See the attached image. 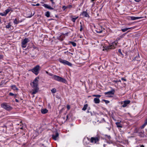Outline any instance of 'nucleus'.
<instances>
[{"instance_id": "nucleus-1", "label": "nucleus", "mask_w": 147, "mask_h": 147, "mask_svg": "<svg viewBox=\"0 0 147 147\" xmlns=\"http://www.w3.org/2000/svg\"><path fill=\"white\" fill-rule=\"evenodd\" d=\"M52 78L56 81L63 83H65L66 82V80L65 79L55 75L53 76L52 77Z\"/></svg>"}, {"instance_id": "nucleus-2", "label": "nucleus", "mask_w": 147, "mask_h": 147, "mask_svg": "<svg viewBox=\"0 0 147 147\" xmlns=\"http://www.w3.org/2000/svg\"><path fill=\"white\" fill-rule=\"evenodd\" d=\"M1 107L2 108L7 110H11L12 109V108L9 105H8L7 104L6 102H3L2 103Z\"/></svg>"}, {"instance_id": "nucleus-3", "label": "nucleus", "mask_w": 147, "mask_h": 147, "mask_svg": "<svg viewBox=\"0 0 147 147\" xmlns=\"http://www.w3.org/2000/svg\"><path fill=\"white\" fill-rule=\"evenodd\" d=\"M40 67L39 65H37L31 70V71L36 75L39 73Z\"/></svg>"}, {"instance_id": "nucleus-4", "label": "nucleus", "mask_w": 147, "mask_h": 147, "mask_svg": "<svg viewBox=\"0 0 147 147\" xmlns=\"http://www.w3.org/2000/svg\"><path fill=\"white\" fill-rule=\"evenodd\" d=\"M30 40L28 38H25L22 42V47L24 48L26 47L27 43Z\"/></svg>"}, {"instance_id": "nucleus-5", "label": "nucleus", "mask_w": 147, "mask_h": 147, "mask_svg": "<svg viewBox=\"0 0 147 147\" xmlns=\"http://www.w3.org/2000/svg\"><path fill=\"white\" fill-rule=\"evenodd\" d=\"M59 62L65 65H67L69 66H71L72 64L69 61L61 59H59Z\"/></svg>"}, {"instance_id": "nucleus-6", "label": "nucleus", "mask_w": 147, "mask_h": 147, "mask_svg": "<svg viewBox=\"0 0 147 147\" xmlns=\"http://www.w3.org/2000/svg\"><path fill=\"white\" fill-rule=\"evenodd\" d=\"M117 42L115 41L112 43L111 45L107 48V49H113L115 48V46L117 45Z\"/></svg>"}, {"instance_id": "nucleus-7", "label": "nucleus", "mask_w": 147, "mask_h": 147, "mask_svg": "<svg viewBox=\"0 0 147 147\" xmlns=\"http://www.w3.org/2000/svg\"><path fill=\"white\" fill-rule=\"evenodd\" d=\"M100 140V138L98 137H91L90 138V141L92 143L95 144L98 142Z\"/></svg>"}, {"instance_id": "nucleus-8", "label": "nucleus", "mask_w": 147, "mask_h": 147, "mask_svg": "<svg viewBox=\"0 0 147 147\" xmlns=\"http://www.w3.org/2000/svg\"><path fill=\"white\" fill-rule=\"evenodd\" d=\"M131 101L130 100H125L123 102H121V104L123 103V104L122 105V107L124 108L126 107L127 105L129 104Z\"/></svg>"}, {"instance_id": "nucleus-9", "label": "nucleus", "mask_w": 147, "mask_h": 147, "mask_svg": "<svg viewBox=\"0 0 147 147\" xmlns=\"http://www.w3.org/2000/svg\"><path fill=\"white\" fill-rule=\"evenodd\" d=\"M33 88V89L32 90V94H36L38 91L39 88L37 87V86H32Z\"/></svg>"}, {"instance_id": "nucleus-10", "label": "nucleus", "mask_w": 147, "mask_h": 147, "mask_svg": "<svg viewBox=\"0 0 147 147\" xmlns=\"http://www.w3.org/2000/svg\"><path fill=\"white\" fill-rule=\"evenodd\" d=\"M59 134L57 132H56L55 134H53L52 135V138L55 140H56L59 138Z\"/></svg>"}, {"instance_id": "nucleus-11", "label": "nucleus", "mask_w": 147, "mask_h": 147, "mask_svg": "<svg viewBox=\"0 0 147 147\" xmlns=\"http://www.w3.org/2000/svg\"><path fill=\"white\" fill-rule=\"evenodd\" d=\"M38 78H36L34 81L32 82V83L31 84L32 86H38Z\"/></svg>"}, {"instance_id": "nucleus-12", "label": "nucleus", "mask_w": 147, "mask_h": 147, "mask_svg": "<svg viewBox=\"0 0 147 147\" xmlns=\"http://www.w3.org/2000/svg\"><path fill=\"white\" fill-rule=\"evenodd\" d=\"M41 3L43 4L42 6L44 7L45 8L47 9L51 10H53L54 9V8L53 7H51V6L48 5L47 4L43 3V2H41Z\"/></svg>"}, {"instance_id": "nucleus-13", "label": "nucleus", "mask_w": 147, "mask_h": 147, "mask_svg": "<svg viewBox=\"0 0 147 147\" xmlns=\"http://www.w3.org/2000/svg\"><path fill=\"white\" fill-rule=\"evenodd\" d=\"M81 15L83 16L84 17L89 18L90 16L86 11H83L81 14Z\"/></svg>"}, {"instance_id": "nucleus-14", "label": "nucleus", "mask_w": 147, "mask_h": 147, "mask_svg": "<svg viewBox=\"0 0 147 147\" xmlns=\"http://www.w3.org/2000/svg\"><path fill=\"white\" fill-rule=\"evenodd\" d=\"M114 92L115 90L114 89H113L111 91L105 92V94L112 95L114 94Z\"/></svg>"}, {"instance_id": "nucleus-15", "label": "nucleus", "mask_w": 147, "mask_h": 147, "mask_svg": "<svg viewBox=\"0 0 147 147\" xmlns=\"http://www.w3.org/2000/svg\"><path fill=\"white\" fill-rule=\"evenodd\" d=\"M94 101L96 104H98L100 102V99L99 98H94Z\"/></svg>"}, {"instance_id": "nucleus-16", "label": "nucleus", "mask_w": 147, "mask_h": 147, "mask_svg": "<svg viewBox=\"0 0 147 147\" xmlns=\"http://www.w3.org/2000/svg\"><path fill=\"white\" fill-rule=\"evenodd\" d=\"M48 110L46 109H42L41 110V112L42 114H45L48 112Z\"/></svg>"}, {"instance_id": "nucleus-17", "label": "nucleus", "mask_w": 147, "mask_h": 147, "mask_svg": "<svg viewBox=\"0 0 147 147\" xmlns=\"http://www.w3.org/2000/svg\"><path fill=\"white\" fill-rule=\"evenodd\" d=\"M134 60H136L137 61H140V57L139 55L138 54L137 56L135 57L133 59Z\"/></svg>"}, {"instance_id": "nucleus-18", "label": "nucleus", "mask_w": 147, "mask_h": 147, "mask_svg": "<svg viewBox=\"0 0 147 147\" xmlns=\"http://www.w3.org/2000/svg\"><path fill=\"white\" fill-rule=\"evenodd\" d=\"M141 18L140 17H134L132 16L131 17V19L132 20H137L140 19Z\"/></svg>"}, {"instance_id": "nucleus-19", "label": "nucleus", "mask_w": 147, "mask_h": 147, "mask_svg": "<svg viewBox=\"0 0 147 147\" xmlns=\"http://www.w3.org/2000/svg\"><path fill=\"white\" fill-rule=\"evenodd\" d=\"M115 124L118 127H122V125L121 124L120 122H117L115 123Z\"/></svg>"}, {"instance_id": "nucleus-20", "label": "nucleus", "mask_w": 147, "mask_h": 147, "mask_svg": "<svg viewBox=\"0 0 147 147\" xmlns=\"http://www.w3.org/2000/svg\"><path fill=\"white\" fill-rule=\"evenodd\" d=\"M45 16L47 18H49L50 16V13L49 11H47L45 13Z\"/></svg>"}, {"instance_id": "nucleus-21", "label": "nucleus", "mask_w": 147, "mask_h": 147, "mask_svg": "<svg viewBox=\"0 0 147 147\" xmlns=\"http://www.w3.org/2000/svg\"><path fill=\"white\" fill-rule=\"evenodd\" d=\"M88 106V105L87 104H86L84 105V107L82 109V110L83 111L86 110Z\"/></svg>"}, {"instance_id": "nucleus-22", "label": "nucleus", "mask_w": 147, "mask_h": 147, "mask_svg": "<svg viewBox=\"0 0 147 147\" xmlns=\"http://www.w3.org/2000/svg\"><path fill=\"white\" fill-rule=\"evenodd\" d=\"M11 25H10V23H8V25L6 26L5 27H6V28H8V29L10 28V29H11Z\"/></svg>"}, {"instance_id": "nucleus-23", "label": "nucleus", "mask_w": 147, "mask_h": 147, "mask_svg": "<svg viewBox=\"0 0 147 147\" xmlns=\"http://www.w3.org/2000/svg\"><path fill=\"white\" fill-rule=\"evenodd\" d=\"M10 9H6L5 11V12H4L5 13V15H6L10 11Z\"/></svg>"}, {"instance_id": "nucleus-24", "label": "nucleus", "mask_w": 147, "mask_h": 147, "mask_svg": "<svg viewBox=\"0 0 147 147\" xmlns=\"http://www.w3.org/2000/svg\"><path fill=\"white\" fill-rule=\"evenodd\" d=\"M13 23L14 24H18L19 23V22L17 19H15L13 21Z\"/></svg>"}, {"instance_id": "nucleus-25", "label": "nucleus", "mask_w": 147, "mask_h": 147, "mask_svg": "<svg viewBox=\"0 0 147 147\" xmlns=\"http://www.w3.org/2000/svg\"><path fill=\"white\" fill-rule=\"evenodd\" d=\"M11 87L12 89H13L14 90H18V89L16 87L15 85H13L11 86Z\"/></svg>"}, {"instance_id": "nucleus-26", "label": "nucleus", "mask_w": 147, "mask_h": 147, "mask_svg": "<svg viewBox=\"0 0 147 147\" xmlns=\"http://www.w3.org/2000/svg\"><path fill=\"white\" fill-rule=\"evenodd\" d=\"M70 43L72 44V45L74 47H75L76 45V43L73 41H71L70 42Z\"/></svg>"}, {"instance_id": "nucleus-27", "label": "nucleus", "mask_w": 147, "mask_h": 147, "mask_svg": "<svg viewBox=\"0 0 147 147\" xmlns=\"http://www.w3.org/2000/svg\"><path fill=\"white\" fill-rule=\"evenodd\" d=\"M92 96L99 98L101 97V96L100 95L94 94L92 95Z\"/></svg>"}, {"instance_id": "nucleus-28", "label": "nucleus", "mask_w": 147, "mask_h": 147, "mask_svg": "<svg viewBox=\"0 0 147 147\" xmlns=\"http://www.w3.org/2000/svg\"><path fill=\"white\" fill-rule=\"evenodd\" d=\"M56 89L55 88H54L51 90V91L53 93H55L56 92Z\"/></svg>"}, {"instance_id": "nucleus-29", "label": "nucleus", "mask_w": 147, "mask_h": 147, "mask_svg": "<svg viewBox=\"0 0 147 147\" xmlns=\"http://www.w3.org/2000/svg\"><path fill=\"white\" fill-rule=\"evenodd\" d=\"M78 17L76 18H73L72 19V21L74 22H75L76 20L78 18Z\"/></svg>"}, {"instance_id": "nucleus-30", "label": "nucleus", "mask_w": 147, "mask_h": 147, "mask_svg": "<svg viewBox=\"0 0 147 147\" xmlns=\"http://www.w3.org/2000/svg\"><path fill=\"white\" fill-rule=\"evenodd\" d=\"M102 30H96V32L97 33H101L102 32Z\"/></svg>"}, {"instance_id": "nucleus-31", "label": "nucleus", "mask_w": 147, "mask_h": 147, "mask_svg": "<svg viewBox=\"0 0 147 147\" xmlns=\"http://www.w3.org/2000/svg\"><path fill=\"white\" fill-rule=\"evenodd\" d=\"M102 101L104 102L106 104H108V103H109L110 102L109 101V100H105V99H103L102 100Z\"/></svg>"}, {"instance_id": "nucleus-32", "label": "nucleus", "mask_w": 147, "mask_h": 147, "mask_svg": "<svg viewBox=\"0 0 147 147\" xmlns=\"http://www.w3.org/2000/svg\"><path fill=\"white\" fill-rule=\"evenodd\" d=\"M9 95L11 96H13L15 95V97L16 96V94H14L13 93H11V92H9Z\"/></svg>"}, {"instance_id": "nucleus-33", "label": "nucleus", "mask_w": 147, "mask_h": 147, "mask_svg": "<svg viewBox=\"0 0 147 147\" xmlns=\"http://www.w3.org/2000/svg\"><path fill=\"white\" fill-rule=\"evenodd\" d=\"M50 1L51 2L52 5L53 6L55 5V3L53 1V0H50Z\"/></svg>"}, {"instance_id": "nucleus-34", "label": "nucleus", "mask_w": 147, "mask_h": 147, "mask_svg": "<svg viewBox=\"0 0 147 147\" xmlns=\"http://www.w3.org/2000/svg\"><path fill=\"white\" fill-rule=\"evenodd\" d=\"M80 24H81V25H80V31H82V29H83V28H82V23L81 22H80Z\"/></svg>"}, {"instance_id": "nucleus-35", "label": "nucleus", "mask_w": 147, "mask_h": 147, "mask_svg": "<svg viewBox=\"0 0 147 147\" xmlns=\"http://www.w3.org/2000/svg\"><path fill=\"white\" fill-rule=\"evenodd\" d=\"M64 53L65 54H66L67 55H68L69 53H71L72 55H73V54L72 53H70V52H68V51H65L64 52Z\"/></svg>"}, {"instance_id": "nucleus-36", "label": "nucleus", "mask_w": 147, "mask_h": 147, "mask_svg": "<svg viewBox=\"0 0 147 147\" xmlns=\"http://www.w3.org/2000/svg\"><path fill=\"white\" fill-rule=\"evenodd\" d=\"M121 30L123 32H124L127 30V29L126 28H125L122 29Z\"/></svg>"}, {"instance_id": "nucleus-37", "label": "nucleus", "mask_w": 147, "mask_h": 147, "mask_svg": "<svg viewBox=\"0 0 147 147\" xmlns=\"http://www.w3.org/2000/svg\"><path fill=\"white\" fill-rule=\"evenodd\" d=\"M144 132L143 131H142L140 133L139 132V133L140 134V136H143V135L144 134Z\"/></svg>"}, {"instance_id": "nucleus-38", "label": "nucleus", "mask_w": 147, "mask_h": 147, "mask_svg": "<svg viewBox=\"0 0 147 147\" xmlns=\"http://www.w3.org/2000/svg\"><path fill=\"white\" fill-rule=\"evenodd\" d=\"M72 7V6L71 5H69L66 6L67 8H71Z\"/></svg>"}, {"instance_id": "nucleus-39", "label": "nucleus", "mask_w": 147, "mask_h": 147, "mask_svg": "<svg viewBox=\"0 0 147 147\" xmlns=\"http://www.w3.org/2000/svg\"><path fill=\"white\" fill-rule=\"evenodd\" d=\"M0 15H1L2 16H6L5 15V13L4 12V13H0Z\"/></svg>"}, {"instance_id": "nucleus-40", "label": "nucleus", "mask_w": 147, "mask_h": 147, "mask_svg": "<svg viewBox=\"0 0 147 147\" xmlns=\"http://www.w3.org/2000/svg\"><path fill=\"white\" fill-rule=\"evenodd\" d=\"M62 8L63 9V10H65V9L67 8L66 6H63L62 7Z\"/></svg>"}, {"instance_id": "nucleus-41", "label": "nucleus", "mask_w": 147, "mask_h": 147, "mask_svg": "<svg viewBox=\"0 0 147 147\" xmlns=\"http://www.w3.org/2000/svg\"><path fill=\"white\" fill-rule=\"evenodd\" d=\"M144 124L146 125L147 124V119L145 120Z\"/></svg>"}, {"instance_id": "nucleus-42", "label": "nucleus", "mask_w": 147, "mask_h": 147, "mask_svg": "<svg viewBox=\"0 0 147 147\" xmlns=\"http://www.w3.org/2000/svg\"><path fill=\"white\" fill-rule=\"evenodd\" d=\"M146 125H145L144 124L141 127V128L142 129L143 128L146 126Z\"/></svg>"}, {"instance_id": "nucleus-43", "label": "nucleus", "mask_w": 147, "mask_h": 147, "mask_svg": "<svg viewBox=\"0 0 147 147\" xmlns=\"http://www.w3.org/2000/svg\"><path fill=\"white\" fill-rule=\"evenodd\" d=\"M118 51L121 54V55H123L122 53V52H121V49H119L118 50Z\"/></svg>"}, {"instance_id": "nucleus-44", "label": "nucleus", "mask_w": 147, "mask_h": 147, "mask_svg": "<svg viewBox=\"0 0 147 147\" xmlns=\"http://www.w3.org/2000/svg\"><path fill=\"white\" fill-rule=\"evenodd\" d=\"M97 0H91V2H92L93 4L95 3V2H94V1H96Z\"/></svg>"}, {"instance_id": "nucleus-45", "label": "nucleus", "mask_w": 147, "mask_h": 147, "mask_svg": "<svg viewBox=\"0 0 147 147\" xmlns=\"http://www.w3.org/2000/svg\"><path fill=\"white\" fill-rule=\"evenodd\" d=\"M121 80H123V81H126V80L125 79L123 78H121Z\"/></svg>"}, {"instance_id": "nucleus-46", "label": "nucleus", "mask_w": 147, "mask_h": 147, "mask_svg": "<svg viewBox=\"0 0 147 147\" xmlns=\"http://www.w3.org/2000/svg\"><path fill=\"white\" fill-rule=\"evenodd\" d=\"M3 56L0 55V59L3 58Z\"/></svg>"}, {"instance_id": "nucleus-47", "label": "nucleus", "mask_w": 147, "mask_h": 147, "mask_svg": "<svg viewBox=\"0 0 147 147\" xmlns=\"http://www.w3.org/2000/svg\"><path fill=\"white\" fill-rule=\"evenodd\" d=\"M127 30H128L129 29H131V28H133L132 27H130V28H127Z\"/></svg>"}, {"instance_id": "nucleus-48", "label": "nucleus", "mask_w": 147, "mask_h": 147, "mask_svg": "<svg viewBox=\"0 0 147 147\" xmlns=\"http://www.w3.org/2000/svg\"><path fill=\"white\" fill-rule=\"evenodd\" d=\"M67 108L68 109H70V107L69 105H68L67 106Z\"/></svg>"}, {"instance_id": "nucleus-49", "label": "nucleus", "mask_w": 147, "mask_h": 147, "mask_svg": "<svg viewBox=\"0 0 147 147\" xmlns=\"http://www.w3.org/2000/svg\"><path fill=\"white\" fill-rule=\"evenodd\" d=\"M141 0H134L135 1L137 2H139Z\"/></svg>"}, {"instance_id": "nucleus-50", "label": "nucleus", "mask_w": 147, "mask_h": 147, "mask_svg": "<svg viewBox=\"0 0 147 147\" xmlns=\"http://www.w3.org/2000/svg\"><path fill=\"white\" fill-rule=\"evenodd\" d=\"M15 101L17 102H19V100L17 99H16Z\"/></svg>"}, {"instance_id": "nucleus-51", "label": "nucleus", "mask_w": 147, "mask_h": 147, "mask_svg": "<svg viewBox=\"0 0 147 147\" xmlns=\"http://www.w3.org/2000/svg\"><path fill=\"white\" fill-rule=\"evenodd\" d=\"M49 74L51 76H53H53H54V75H53V74Z\"/></svg>"}, {"instance_id": "nucleus-52", "label": "nucleus", "mask_w": 147, "mask_h": 147, "mask_svg": "<svg viewBox=\"0 0 147 147\" xmlns=\"http://www.w3.org/2000/svg\"><path fill=\"white\" fill-rule=\"evenodd\" d=\"M36 6H39L40 5V4L39 3H37L36 5Z\"/></svg>"}, {"instance_id": "nucleus-53", "label": "nucleus", "mask_w": 147, "mask_h": 147, "mask_svg": "<svg viewBox=\"0 0 147 147\" xmlns=\"http://www.w3.org/2000/svg\"><path fill=\"white\" fill-rule=\"evenodd\" d=\"M126 33H124V34H123V35H122V36H125V35L126 34Z\"/></svg>"}, {"instance_id": "nucleus-54", "label": "nucleus", "mask_w": 147, "mask_h": 147, "mask_svg": "<svg viewBox=\"0 0 147 147\" xmlns=\"http://www.w3.org/2000/svg\"><path fill=\"white\" fill-rule=\"evenodd\" d=\"M140 147H144V146L143 145H142Z\"/></svg>"}, {"instance_id": "nucleus-55", "label": "nucleus", "mask_w": 147, "mask_h": 147, "mask_svg": "<svg viewBox=\"0 0 147 147\" xmlns=\"http://www.w3.org/2000/svg\"><path fill=\"white\" fill-rule=\"evenodd\" d=\"M61 41H62L63 40V39H61H61H59H59Z\"/></svg>"}, {"instance_id": "nucleus-56", "label": "nucleus", "mask_w": 147, "mask_h": 147, "mask_svg": "<svg viewBox=\"0 0 147 147\" xmlns=\"http://www.w3.org/2000/svg\"><path fill=\"white\" fill-rule=\"evenodd\" d=\"M102 121H104L105 122V119H104V118H103V119H102Z\"/></svg>"}, {"instance_id": "nucleus-57", "label": "nucleus", "mask_w": 147, "mask_h": 147, "mask_svg": "<svg viewBox=\"0 0 147 147\" xmlns=\"http://www.w3.org/2000/svg\"><path fill=\"white\" fill-rule=\"evenodd\" d=\"M68 115H67L66 116V118H67V119H66V120H67V119H68Z\"/></svg>"}, {"instance_id": "nucleus-58", "label": "nucleus", "mask_w": 147, "mask_h": 147, "mask_svg": "<svg viewBox=\"0 0 147 147\" xmlns=\"http://www.w3.org/2000/svg\"><path fill=\"white\" fill-rule=\"evenodd\" d=\"M31 57H34V55H32V56H31Z\"/></svg>"}, {"instance_id": "nucleus-59", "label": "nucleus", "mask_w": 147, "mask_h": 147, "mask_svg": "<svg viewBox=\"0 0 147 147\" xmlns=\"http://www.w3.org/2000/svg\"><path fill=\"white\" fill-rule=\"evenodd\" d=\"M32 16H28V17L30 18V17H31Z\"/></svg>"}, {"instance_id": "nucleus-60", "label": "nucleus", "mask_w": 147, "mask_h": 147, "mask_svg": "<svg viewBox=\"0 0 147 147\" xmlns=\"http://www.w3.org/2000/svg\"><path fill=\"white\" fill-rule=\"evenodd\" d=\"M46 72L47 74H48V72L47 71H46Z\"/></svg>"}, {"instance_id": "nucleus-61", "label": "nucleus", "mask_w": 147, "mask_h": 147, "mask_svg": "<svg viewBox=\"0 0 147 147\" xmlns=\"http://www.w3.org/2000/svg\"><path fill=\"white\" fill-rule=\"evenodd\" d=\"M89 111H88L87 112V113H89Z\"/></svg>"}, {"instance_id": "nucleus-62", "label": "nucleus", "mask_w": 147, "mask_h": 147, "mask_svg": "<svg viewBox=\"0 0 147 147\" xmlns=\"http://www.w3.org/2000/svg\"><path fill=\"white\" fill-rule=\"evenodd\" d=\"M104 146H105V144H104Z\"/></svg>"}, {"instance_id": "nucleus-63", "label": "nucleus", "mask_w": 147, "mask_h": 147, "mask_svg": "<svg viewBox=\"0 0 147 147\" xmlns=\"http://www.w3.org/2000/svg\"><path fill=\"white\" fill-rule=\"evenodd\" d=\"M33 5L35 6V5Z\"/></svg>"}, {"instance_id": "nucleus-64", "label": "nucleus", "mask_w": 147, "mask_h": 147, "mask_svg": "<svg viewBox=\"0 0 147 147\" xmlns=\"http://www.w3.org/2000/svg\"><path fill=\"white\" fill-rule=\"evenodd\" d=\"M32 50V51H34V49H33Z\"/></svg>"}]
</instances>
